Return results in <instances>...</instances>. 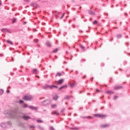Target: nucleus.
Here are the masks:
<instances>
[{
  "instance_id": "1",
  "label": "nucleus",
  "mask_w": 130,
  "mask_h": 130,
  "mask_svg": "<svg viewBox=\"0 0 130 130\" xmlns=\"http://www.w3.org/2000/svg\"><path fill=\"white\" fill-rule=\"evenodd\" d=\"M56 88H57V87L55 85H46L43 86V89H45V90H46L47 89H55Z\"/></svg>"
},
{
  "instance_id": "2",
  "label": "nucleus",
  "mask_w": 130,
  "mask_h": 130,
  "mask_svg": "<svg viewBox=\"0 0 130 130\" xmlns=\"http://www.w3.org/2000/svg\"><path fill=\"white\" fill-rule=\"evenodd\" d=\"M22 99L25 100V101H30L32 100V96L31 95H24Z\"/></svg>"
},
{
  "instance_id": "3",
  "label": "nucleus",
  "mask_w": 130,
  "mask_h": 130,
  "mask_svg": "<svg viewBox=\"0 0 130 130\" xmlns=\"http://www.w3.org/2000/svg\"><path fill=\"white\" fill-rule=\"evenodd\" d=\"M63 81H64V80L62 79H60L59 80L57 81V83L58 84V85H61V84H62V83H63Z\"/></svg>"
},
{
  "instance_id": "4",
  "label": "nucleus",
  "mask_w": 130,
  "mask_h": 130,
  "mask_svg": "<svg viewBox=\"0 0 130 130\" xmlns=\"http://www.w3.org/2000/svg\"><path fill=\"white\" fill-rule=\"evenodd\" d=\"M100 118H105L106 117V115H103V114H100Z\"/></svg>"
},
{
  "instance_id": "5",
  "label": "nucleus",
  "mask_w": 130,
  "mask_h": 130,
  "mask_svg": "<svg viewBox=\"0 0 130 130\" xmlns=\"http://www.w3.org/2000/svg\"><path fill=\"white\" fill-rule=\"evenodd\" d=\"M30 117L27 116H23V119H25V120H28V119H30Z\"/></svg>"
},
{
  "instance_id": "6",
  "label": "nucleus",
  "mask_w": 130,
  "mask_h": 130,
  "mask_svg": "<svg viewBox=\"0 0 130 130\" xmlns=\"http://www.w3.org/2000/svg\"><path fill=\"white\" fill-rule=\"evenodd\" d=\"M66 88H68V85H63V86L59 88V90H61V89Z\"/></svg>"
},
{
  "instance_id": "7",
  "label": "nucleus",
  "mask_w": 130,
  "mask_h": 130,
  "mask_svg": "<svg viewBox=\"0 0 130 130\" xmlns=\"http://www.w3.org/2000/svg\"><path fill=\"white\" fill-rule=\"evenodd\" d=\"M121 86H115L114 87V90H119V89H121Z\"/></svg>"
},
{
  "instance_id": "8",
  "label": "nucleus",
  "mask_w": 130,
  "mask_h": 130,
  "mask_svg": "<svg viewBox=\"0 0 130 130\" xmlns=\"http://www.w3.org/2000/svg\"><path fill=\"white\" fill-rule=\"evenodd\" d=\"M53 100H57V99H58V96H57V95H54L53 96Z\"/></svg>"
},
{
  "instance_id": "9",
  "label": "nucleus",
  "mask_w": 130,
  "mask_h": 130,
  "mask_svg": "<svg viewBox=\"0 0 130 130\" xmlns=\"http://www.w3.org/2000/svg\"><path fill=\"white\" fill-rule=\"evenodd\" d=\"M106 93H107V94H113V91H111L110 90H108V91H106Z\"/></svg>"
},
{
  "instance_id": "10",
  "label": "nucleus",
  "mask_w": 130,
  "mask_h": 130,
  "mask_svg": "<svg viewBox=\"0 0 130 130\" xmlns=\"http://www.w3.org/2000/svg\"><path fill=\"white\" fill-rule=\"evenodd\" d=\"M100 114H93V116L94 117H100Z\"/></svg>"
},
{
  "instance_id": "11",
  "label": "nucleus",
  "mask_w": 130,
  "mask_h": 130,
  "mask_svg": "<svg viewBox=\"0 0 130 130\" xmlns=\"http://www.w3.org/2000/svg\"><path fill=\"white\" fill-rule=\"evenodd\" d=\"M52 114H56V115H58L59 113H58V112L54 111L52 112Z\"/></svg>"
},
{
  "instance_id": "12",
  "label": "nucleus",
  "mask_w": 130,
  "mask_h": 130,
  "mask_svg": "<svg viewBox=\"0 0 130 130\" xmlns=\"http://www.w3.org/2000/svg\"><path fill=\"white\" fill-rule=\"evenodd\" d=\"M108 126H109V125L107 124L102 125V127H108Z\"/></svg>"
},
{
  "instance_id": "13",
  "label": "nucleus",
  "mask_w": 130,
  "mask_h": 130,
  "mask_svg": "<svg viewBox=\"0 0 130 130\" xmlns=\"http://www.w3.org/2000/svg\"><path fill=\"white\" fill-rule=\"evenodd\" d=\"M7 43H8L9 44H11V45H13V42L10 41V40H8L7 41Z\"/></svg>"
},
{
  "instance_id": "14",
  "label": "nucleus",
  "mask_w": 130,
  "mask_h": 130,
  "mask_svg": "<svg viewBox=\"0 0 130 130\" xmlns=\"http://www.w3.org/2000/svg\"><path fill=\"white\" fill-rule=\"evenodd\" d=\"M61 76V73H57L56 75V77H60Z\"/></svg>"
},
{
  "instance_id": "15",
  "label": "nucleus",
  "mask_w": 130,
  "mask_h": 130,
  "mask_svg": "<svg viewBox=\"0 0 130 130\" xmlns=\"http://www.w3.org/2000/svg\"><path fill=\"white\" fill-rule=\"evenodd\" d=\"M89 13L90 15H92L93 16H94V15H95V13L93 11H89Z\"/></svg>"
},
{
  "instance_id": "16",
  "label": "nucleus",
  "mask_w": 130,
  "mask_h": 130,
  "mask_svg": "<svg viewBox=\"0 0 130 130\" xmlns=\"http://www.w3.org/2000/svg\"><path fill=\"white\" fill-rule=\"evenodd\" d=\"M58 51V49H55L52 52H53L54 53H55V52H57V51Z\"/></svg>"
},
{
  "instance_id": "17",
  "label": "nucleus",
  "mask_w": 130,
  "mask_h": 130,
  "mask_svg": "<svg viewBox=\"0 0 130 130\" xmlns=\"http://www.w3.org/2000/svg\"><path fill=\"white\" fill-rule=\"evenodd\" d=\"M71 88H73V87H74L75 83H70Z\"/></svg>"
},
{
  "instance_id": "18",
  "label": "nucleus",
  "mask_w": 130,
  "mask_h": 130,
  "mask_svg": "<svg viewBox=\"0 0 130 130\" xmlns=\"http://www.w3.org/2000/svg\"><path fill=\"white\" fill-rule=\"evenodd\" d=\"M3 93H4V90L0 89V95H3Z\"/></svg>"
},
{
  "instance_id": "19",
  "label": "nucleus",
  "mask_w": 130,
  "mask_h": 130,
  "mask_svg": "<svg viewBox=\"0 0 130 130\" xmlns=\"http://www.w3.org/2000/svg\"><path fill=\"white\" fill-rule=\"evenodd\" d=\"M46 44H47V46H48V47H50V46H51V44H50L49 42H47L46 43Z\"/></svg>"
},
{
  "instance_id": "20",
  "label": "nucleus",
  "mask_w": 130,
  "mask_h": 130,
  "mask_svg": "<svg viewBox=\"0 0 130 130\" xmlns=\"http://www.w3.org/2000/svg\"><path fill=\"white\" fill-rule=\"evenodd\" d=\"M34 74H37L38 72L37 71V70L36 69H34Z\"/></svg>"
},
{
  "instance_id": "21",
  "label": "nucleus",
  "mask_w": 130,
  "mask_h": 130,
  "mask_svg": "<svg viewBox=\"0 0 130 130\" xmlns=\"http://www.w3.org/2000/svg\"><path fill=\"white\" fill-rule=\"evenodd\" d=\"M26 107H28V105H27L26 104H23V108H26Z\"/></svg>"
},
{
  "instance_id": "22",
  "label": "nucleus",
  "mask_w": 130,
  "mask_h": 130,
  "mask_svg": "<svg viewBox=\"0 0 130 130\" xmlns=\"http://www.w3.org/2000/svg\"><path fill=\"white\" fill-rule=\"evenodd\" d=\"M51 107L52 108H56V105H52Z\"/></svg>"
},
{
  "instance_id": "23",
  "label": "nucleus",
  "mask_w": 130,
  "mask_h": 130,
  "mask_svg": "<svg viewBox=\"0 0 130 130\" xmlns=\"http://www.w3.org/2000/svg\"><path fill=\"white\" fill-rule=\"evenodd\" d=\"M97 23H98V22L97 21V20H95V21L93 22V25H96Z\"/></svg>"
},
{
  "instance_id": "24",
  "label": "nucleus",
  "mask_w": 130,
  "mask_h": 130,
  "mask_svg": "<svg viewBox=\"0 0 130 130\" xmlns=\"http://www.w3.org/2000/svg\"><path fill=\"white\" fill-rule=\"evenodd\" d=\"M29 108H30V109H36V108H34V107H32V106H30V107H29Z\"/></svg>"
},
{
  "instance_id": "25",
  "label": "nucleus",
  "mask_w": 130,
  "mask_h": 130,
  "mask_svg": "<svg viewBox=\"0 0 130 130\" xmlns=\"http://www.w3.org/2000/svg\"><path fill=\"white\" fill-rule=\"evenodd\" d=\"M117 38H121V35H117Z\"/></svg>"
},
{
  "instance_id": "26",
  "label": "nucleus",
  "mask_w": 130,
  "mask_h": 130,
  "mask_svg": "<svg viewBox=\"0 0 130 130\" xmlns=\"http://www.w3.org/2000/svg\"><path fill=\"white\" fill-rule=\"evenodd\" d=\"M65 99H70V96L68 95L65 97Z\"/></svg>"
},
{
  "instance_id": "27",
  "label": "nucleus",
  "mask_w": 130,
  "mask_h": 130,
  "mask_svg": "<svg viewBox=\"0 0 130 130\" xmlns=\"http://www.w3.org/2000/svg\"><path fill=\"white\" fill-rule=\"evenodd\" d=\"M37 122H43V121H42L41 120H38Z\"/></svg>"
},
{
  "instance_id": "28",
  "label": "nucleus",
  "mask_w": 130,
  "mask_h": 130,
  "mask_svg": "<svg viewBox=\"0 0 130 130\" xmlns=\"http://www.w3.org/2000/svg\"><path fill=\"white\" fill-rule=\"evenodd\" d=\"M80 47H81V48H82V49H85V47H83V45H81V46H80Z\"/></svg>"
},
{
  "instance_id": "29",
  "label": "nucleus",
  "mask_w": 130,
  "mask_h": 130,
  "mask_svg": "<svg viewBox=\"0 0 130 130\" xmlns=\"http://www.w3.org/2000/svg\"><path fill=\"white\" fill-rule=\"evenodd\" d=\"M114 99H117V96L115 95V96H114Z\"/></svg>"
},
{
  "instance_id": "30",
  "label": "nucleus",
  "mask_w": 130,
  "mask_h": 130,
  "mask_svg": "<svg viewBox=\"0 0 130 130\" xmlns=\"http://www.w3.org/2000/svg\"><path fill=\"white\" fill-rule=\"evenodd\" d=\"M50 130H54V129L53 127H51L50 128Z\"/></svg>"
},
{
  "instance_id": "31",
  "label": "nucleus",
  "mask_w": 130,
  "mask_h": 130,
  "mask_svg": "<svg viewBox=\"0 0 130 130\" xmlns=\"http://www.w3.org/2000/svg\"><path fill=\"white\" fill-rule=\"evenodd\" d=\"M24 102V101H20L19 103H23Z\"/></svg>"
},
{
  "instance_id": "32",
  "label": "nucleus",
  "mask_w": 130,
  "mask_h": 130,
  "mask_svg": "<svg viewBox=\"0 0 130 130\" xmlns=\"http://www.w3.org/2000/svg\"><path fill=\"white\" fill-rule=\"evenodd\" d=\"M63 16H64V13H63L62 16L61 17V19H62V18L63 17Z\"/></svg>"
},
{
  "instance_id": "33",
  "label": "nucleus",
  "mask_w": 130,
  "mask_h": 130,
  "mask_svg": "<svg viewBox=\"0 0 130 130\" xmlns=\"http://www.w3.org/2000/svg\"><path fill=\"white\" fill-rule=\"evenodd\" d=\"M15 22H16V19H14L13 21V23H15Z\"/></svg>"
},
{
  "instance_id": "34",
  "label": "nucleus",
  "mask_w": 130,
  "mask_h": 130,
  "mask_svg": "<svg viewBox=\"0 0 130 130\" xmlns=\"http://www.w3.org/2000/svg\"><path fill=\"white\" fill-rule=\"evenodd\" d=\"M7 93H10V90H7Z\"/></svg>"
},
{
  "instance_id": "35",
  "label": "nucleus",
  "mask_w": 130,
  "mask_h": 130,
  "mask_svg": "<svg viewBox=\"0 0 130 130\" xmlns=\"http://www.w3.org/2000/svg\"><path fill=\"white\" fill-rule=\"evenodd\" d=\"M88 118H92V117L89 116V117H88Z\"/></svg>"
},
{
  "instance_id": "36",
  "label": "nucleus",
  "mask_w": 130,
  "mask_h": 130,
  "mask_svg": "<svg viewBox=\"0 0 130 130\" xmlns=\"http://www.w3.org/2000/svg\"><path fill=\"white\" fill-rule=\"evenodd\" d=\"M1 5H2V2H1V1L0 0V6H1Z\"/></svg>"
},
{
  "instance_id": "37",
  "label": "nucleus",
  "mask_w": 130,
  "mask_h": 130,
  "mask_svg": "<svg viewBox=\"0 0 130 130\" xmlns=\"http://www.w3.org/2000/svg\"><path fill=\"white\" fill-rule=\"evenodd\" d=\"M36 77L37 78H39V76H36Z\"/></svg>"
},
{
  "instance_id": "38",
  "label": "nucleus",
  "mask_w": 130,
  "mask_h": 130,
  "mask_svg": "<svg viewBox=\"0 0 130 130\" xmlns=\"http://www.w3.org/2000/svg\"><path fill=\"white\" fill-rule=\"evenodd\" d=\"M47 103H49V101L47 100Z\"/></svg>"
},
{
  "instance_id": "39",
  "label": "nucleus",
  "mask_w": 130,
  "mask_h": 130,
  "mask_svg": "<svg viewBox=\"0 0 130 130\" xmlns=\"http://www.w3.org/2000/svg\"><path fill=\"white\" fill-rule=\"evenodd\" d=\"M24 1H26V2H28L29 0H24Z\"/></svg>"
}]
</instances>
